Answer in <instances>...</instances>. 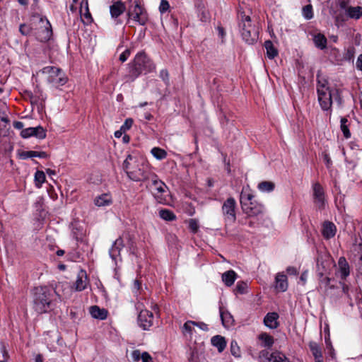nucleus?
Listing matches in <instances>:
<instances>
[{
    "label": "nucleus",
    "instance_id": "1",
    "mask_svg": "<svg viewBox=\"0 0 362 362\" xmlns=\"http://www.w3.org/2000/svg\"><path fill=\"white\" fill-rule=\"evenodd\" d=\"M129 178L134 182L145 181L151 177L148 165L141 158L128 155L123 163Z\"/></svg>",
    "mask_w": 362,
    "mask_h": 362
},
{
    "label": "nucleus",
    "instance_id": "2",
    "mask_svg": "<svg viewBox=\"0 0 362 362\" xmlns=\"http://www.w3.org/2000/svg\"><path fill=\"white\" fill-rule=\"evenodd\" d=\"M317 100L322 110L323 111L330 110L333 100L340 105L341 99L338 90L331 88L327 80L321 77L319 74L317 75Z\"/></svg>",
    "mask_w": 362,
    "mask_h": 362
},
{
    "label": "nucleus",
    "instance_id": "3",
    "mask_svg": "<svg viewBox=\"0 0 362 362\" xmlns=\"http://www.w3.org/2000/svg\"><path fill=\"white\" fill-rule=\"evenodd\" d=\"M156 68L152 60L144 53H138L132 64H129V74L127 81H132L136 78L141 73H148L153 71Z\"/></svg>",
    "mask_w": 362,
    "mask_h": 362
},
{
    "label": "nucleus",
    "instance_id": "4",
    "mask_svg": "<svg viewBox=\"0 0 362 362\" xmlns=\"http://www.w3.org/2000/svg\"><path fill=\"white\" fill-rule=\"evenodd\" d=\"M52 291L47 286H37L33 291L34 310L40 314L51 310Z\"/></svg>",
    "mask_w": 362,
    "mask_h": 362
},
{
    "label": "nucleus",
    "instance_id": "5",
    "mask_svg": "<svg viewBox=\"0 0 362 362\" xmlns=\"http://www.w3.org/2000/svg\"><path fill=\"white\" fill-rule=\"evenodd\" d=\"M243 212L248 216H257L262 214L264 206L254 199V195L247 189H243L240 197Z\"/></svg>",
    "mask_w": 362,
    "mask_h": 362
},
{
    "label": "nucleus",
    "instance_id": "6",
    "mask_svg": "<svg viewBox=\"0 0 362 362\" xmlns=\"http://www.w3.org/2000/svg\"><path fill=\"white\" fill-rule=\"evenodd\" d=\"M240 27L241 28L242 37L246 42L252 44L257 41L258 39V29L255 25H252L249 16H241Z\"/></svg>",
    "mask_w": 362,
    "mask_h": 362
},
{
    "label": "nucleus",
    "instance_id": "7",
    "mask_svg": "<svg viewBox=\"0 0 362 362\" xmlns=\"http://www.w3.org/2000/svg\"><path fill=\"white\" fill-rule=\"evenodd\" d=\"M42 74L47 76V82L53 87L59 88L67 82L64 72L56 66H46L42 69Z\"/></svg>",
    "mask_w": 362,
    "mask_h": 362
},
{
    "label": "nucleus",
    "instance_id": "8",
    "mask_svg": "<svg viewBox=\"0 0 362 362\" xmlns=\"http://www.w3.org/2000/svg\"><path fill=\"white\" fill-rule=\"evenodd\" d=\"M150 178H151L152 182V192L157 202L160 204H166L165 194L167 193L168 187L163 181L158 179L155 174H153Z\"/></svg>",
    "mask_w": 362,
    "mask_h": 362
},
{
    "label": "nucleus",
    "instance_id": "9",
    "mask_svg": "<svg viewBox=\"0 0 362 362\" xmlns=\"http://www.w3.org/2000/svg\"><path fill=\"white\" fill-rule=\"evenodd\" d=\"M136 308L140 310L138 315V324L144 330H148L153 325V315L148 310L143 309V305L141 303L136 304Z\"/></svg>",
    "mask_w": 362,
    "mask_h": 362
},
{
    "label": "nucleus",
    "instance_id": "10",
    "mask_svg": "<svg viewBox=\"0 0 362 362\" xmlns=\"http://www.w3.org/2000/svg\"><path fill=\"white\" fill-rule=\"evenodd\" d=\"M236 202L232 198H228L222 206V211L226 222L233 223L236 220Z\"/></svg>",
    "mask_w": 362,
    "mask_h": 362
},
{
    "label": "nucleus",
    "instance_id": "11",
    "mask_svg": "<svg viewBox=\"0 0 362 362\" xmlns=\"http://www.w3.org/2000/svg\"><path fill=\"white\" fill-rule=\"evenodd\" d=\"M40 22L42 26L37 30V38L40 42H47L52 36V30L49 21L47 19L40 18Z\"/></svg>",
    "mask_w": 362,
    "mask_h": 362
},
{
    "label": "nucleus",
    "instance_id": "12",
    "mask_svg": "<svg viewBox=\"0 0 362 362\" xmlns=\"http://www.w3.org/2000/svg\"><path fill=\"white\" fill-rule=\"evenodd\" d=\"M128 15L129 16H132L134 20L142 25L146 24L148 21V16L146 10L137 1H135V5L133 9L129 11Z\"/></svg>",
    "mask_w": 362,
    "mask_h": 362
},
{
    "label": "nucleus",
    "instance_id": "13",
    "mask_svg": "<svg viewBox=\"0 0 362 362\" xmlns=\"http://www.w3.org/2000/svg\"><path fill=\"white\" fill-rule=\"evenodd\" d=\"M313 199L315 206L319 209H323L326 204L325 191L323 187L318 182L315 183L313 186Z\"/></svg>",
    "mask_w": 362,
    "mask_h": 362
},
{
    "label": "nucleus",
    "instance_id": "14",
    "mask_svg": "<svg viewBox=\"0 0 362 362\" xmlns=\"http://www.w3.org/2000/svg\"><path fill=\"white\" fill-rule=\"evenodd\" d=\"M21 136L24 139H28L30 136H35L39 139H43L46 137V131L41 126L28 127L22 129Z\"/></svg>",
    "mask_w": 362,
    "mask_h": 362
},
{
    "label": "nucleus",
    "instance_id": "15",
    "mask_svg": "<svg viewBox=\"0 0 362 362\" xmlns=\"http://www.w3.org/2000/svg\"><path fill=\"white\" fill-rule=\"evenodd\" d=\"M332 264V259L327 254H318L317 258V268L320 276H322L324 272L327 271Z\"/></svg>",
    "mask_w": 362,
    "mask_h": 362
},
{
    "label": "nucleus",
    "instance_id": "16",
    "mask_svg": "<svg viewBox=\"0 0 362 362\" xmlns=\"http://www.w3.org/2000/svg\"><path fill=\"white\" fill-rule=\"evenodd\" d=\"M338 273L341 279H346L350 274V267L344 257H339L338 260Z\"/></svg>",
    "mask_w": 362,
    "mask_h": 362
},
{
    "label": "nucleus",
    "instance_id": "17",
    "mask_svg": "<svg viewBox=\"0 0 362 362\" xmlns=\"http://www.w3.org/2000/svg\"><path fill=\"white\" fill-rule=\"evenodd\" d=\"M131 358L133 362H139L140 360L142 362H153V358L148 352L144 351L141 353L138 349L134 350L131 353Z\"/></svg>",
    "mask_w": 362,
    "mask_h": 362
},
{
    "label": "nucleus",
    "instance_id": "18",
    "mask_svg": "<svg viewBox=\"0 0 362 362\" xmlns=\"http://www.w3.org/2000/svg\"><path fill=\"white\" fill-rule=\"evenodd\" d=\"M337 232L335 225L330 221H325L322 224V233L325 238L329 239L333 238Z\"/></svg>",
    "mask_w": 362,
    "mask_h": 362
},
{
    "label": "nucleus",
    "instance_id": "19",
    "mask_svg": "<svg viewBox=\"0 0 362 362\" xmlns=\"http://www.w3.org/2000/svg\"><path fill=\"white\" fill-rule=\"evenodd\" d=\"M124 247V243L122 238H118L112 245V247L110 248L109 251V254L110 257L116 261L117 258L120 255V251Z\"/></svg>",
    "mask_w": 362,
    "mask_h": 362
},
{
    "label": "nucleus",
    "instance_id": "20",
    "mask_svg": "<svg viewBox=\"0 0 362 362\" xmlns=\"http://www.w3.org/2000/svg\"><path fill=\"white\" fill-rule=\"evenodd\" d=\"M93 202L98 207L107 206L112 204V198L110 194L104 193L95 197Z\"/></svg>",
    "mask_w": 362,
    "mask_h": 362
},
{
    "label": "nucleus",
    "instance_id": "21",
    "mask_svg": "<svg viewBox=\"0 0 362 362\" xmlns=\"http://www.w3.org/2000/svg\"><path fill=\"white\" fill-rule=\"evenodd\" d=\"M279 315L275 313H269L264 318V324L270 329H276L279 327Z\"/></svg>",
    "mask_w": 362,
    "mask_h": 362
},
{
    "label": "nucleus",
    "instance_id": "22",
    "mask_svg": "<svg viewBox=\"0 0 362 362\" xmlns=\"http://www.w3.org/2000/svg\"><path fill=\"white\" fill-rule=\"evenodd\" d=\"M88 277L86 275V273L85 271L81 270L78 276L76 281L75 282V290L77 291H81L84 290L87 285H88Z\"/></svg>",
    "mask_w": 362,
    "mask_h": 362
},
{
    "label": "nucleus",
    "instance_id": "23",
    "mask_svg": "<svg viewBox=\"0 0 362 362\" xmlns=\"http://www.w3.org/2000/svg\"><path fill=\"white\" fill-rule=\"evenodd\" d=\"M126 6L121 1H117L110 7L111 16L114 18H116L121 14H122L124 12Z\"/></svg>",
    "mask_w": 362,
    "mask_h": 362
},
{
    "label": "nucleus",
    "instance_id": "24",
    "mask_svg": "<svg viewBox=\"0 0 362 362\" xmlns=\"http://www.w3.org/2000/svg\"><path fill=\"white\" fill-rule=\"evenodd\" d=\"M90 315L95 319L105 320L107 316V311L104 308H100L98 305L90 306L89 308Z\"/></svg>",
    "mask_w": 362,
    "mask_h": 362
},
{
    "label": "nucleus",
    "instance_id": "25",
    "mask_svg": "<svg viewBox=\"0 0 362 362\" xmlns=\"http://www.w3.org/2000/svg\"><path fill=\"white\" fill-rule=\"evenodd\" d=\"M276 288L279 291H285L288 288L287 277L285 274L279 273L276 276Z\"/></svg>",
    "mask_w": 362,
    "mask_h": 362
},
{
    "label": "nucleus",
    "instance_id": "26",
    "mask_svg": "<svg viewBox=\"0 0 362 362\" xmlns=\"http://www.w3.org/2000/svg\"><path fill=\"white\" fill-rule=\"evenodd\" d=\"M211 344L216 347L218 352H222L226 346V341L223 337L220 335L214 336L211 338Z\"/></svg>",
    "mask_w": 362,
    "mask_h": 362
},
{
    "label": "nucleus",
    "instance_id": "27",
    "mask_svg": "<svg viewBox=\"0 0 362 362\" xmlns=\"http://www.w3.org/2000/svg\"><path fill=\"white\" fill-rule=\"evenodd\" d=\"M258 339L262 341V346L271 348L274 344V339L272 336L266 332H262L258 336Z\"/></svg>",
    "mask_w": 362,
    "mask_h": 362
},
{
    "label": "nucleus",
    "instance_id": "28",
    "mask_svg": "<svg viewBox=\"0 0 362 362\" xmlns=\"http://www.w3.org/2000/svg\"><path fill=\"white\" fill-rule=\"evenodd\" d=\"M237 274L233 270H229L222 274V281L226 286H231L236 279Z\"/></svg>",
    "mask_w": 362,
    "mask_h": 362
},
{
    "label": "nucleus",
    "instance_id": "29",
    "mask_svg": "<svg viewBox=\"0 0 362 362\" xmlns=\"http://www.w3.org/2000/svg\"><path fill=\"white\" fill-rule=\"evenodd\" d=\"M313 42L316 47L324 49L327 47V38L322 33H317L314 35L313 36Z\"/></svg>",
    "mask_w": 362,
    "mask_h": 362
},
{
    "label": "nucleus",
    "instance_id": "30",
    "mask_svg": "<svg viewBox=\"0 0 362 362\" xmlns=\"http://www.w3.org/2000/svg\"><path fill=\"white\" fill-rule=\"evenodd\" d=\"M48 155L45 151H23L21 154V157L23 159H27L29 158L33 157H38L40 158H47Z\"/></svg>",
    "mask_w": 362,
    "mask_h": 362
},
{
    "label": "nucleus",
    "instance_id": "31",
    "mask_svg": "<svg viewBox=\"0 0 362 362\" xmlns=\"http://www.w3.org/2000/svg\"><path fill=\"white\" fill-rule=\"evenodd\" d=\"M270 362H290L289 359L281 351H275L270 354Z\"/></svg>",
    "mask_w": 362,
    "mask_h": 362
},
{
    "label": "nucleus",
    "instance_id": "32",
    "mask_svg": "<svg viewBox=\"0 0 362 362\" xmlns=\"http://www.w3.org/2000/svg\"><path fill=\"white\" fill-rule=\"evenodd\" d=\"M310 349L315 357V361L322 359V354L320 346L314 341H311L309 344Z\"/></svg>",
    "mask_w": 362,
    "mask_h": 362
},
{
    "label": "nucleus",
    "instance_id": "33",
    "mask_svg": "<svg viewBox=\"0 0 362 362\" xmlns=\"http://www.w3.org/2000/svg\"><path fill=\"white\" fill-rule=\"evenodd\" d=\"M264 47L267 50V56L269 59H274L278 54L277 49L274 47L273 43L270 40H267L264 42Z\"/></svg>",
    "mask_w": 362,
    "mask_h": 362
},
{
    "label": "nucleus",
    "instance_id": "34",
    "mask_svg": "<svg viewBox=\"0 0 362 362\" xmlns=\"http://www.w3.org/2000/svg\"><path fill=\"white\" fill-rule=\"evenodd\" d=\"M346 12L351 18L358 19L362 16V8L360 6H350L347 8Z\"/></svg>",
    "mask_w": 362,
    "mask_h": 362
},
{
    "label": "nucleus",
    "instance_id": "35",
    "mask_svg": "<svg viewBox=\"0 0 362 362\" xmlns=\"http://www.w3.org/2000/svg\"><path fill=\"white\" fill-rule=\"evenodd\" d=\"M257 187L261 192H270L274 190L275 185L270 181H263L258 184Z\"/></svg>",
    "mask_w": 362,
    "mask_h": 362
},
{
    "label": "nucleus",
    "instance_id": "36",
    "mask_svg": "<svg viewBox=\"0 0 362 362\" xmlns=\"http://www.w3.org/2000/svg\"><path fill=\"white\" fill-rule=\"evenodd\" d=\"M194 324L195 321L188 320L187 321L182 328V332L183 334H188L191 337L193 334V331L194 330Z\"/></svg>",
    "mask_w": 362,
    "mask_h": 362
},
{
    "label": "nucleus",
    "instance_id": "37",
    "mask_svg": "<svg viewBox=\"0 0 362 362\" xmlns=\"http://www.w3.org/2000/svg\"><path fill=\"white\" fill-rule=\"evenodd\" d=\"M341 124L340 128L341 130L346 139H349L351 137V132L349 129V120L346 117H341Z\"/></svg>",
    "mask_w": 362,
    "mask_h": 362
},
{
    "label": "nucleus",
    "instance_id": "38",
    "mask_svg": "<svg viewBox=\"0 0 362 362\" xmlns=\"http://www.w3.org/2000/svg\"><path fill=\"white\" fill-rule=\"evenodd\" d=\"M159 216L162 219L168 221H171L176 219L175 214L169 209L160 210Z\"/></svg>",
    "mask_w": 362,
    "mask_h": 362
},
{
    "label": "nucleus",
    "instance_id": "39",
    "mask_svg": "<svg viewBox=\"0 0 362 362\" xmlns=\"http://www.w3.org/2000/svg\"><path fill=\"white\" fill-rule=\"evenodd\" d=\"M152 155L158 160H163L167 157V152L159 147H154L151 151Z\"/></svg>",
    "mask_w": 362,
    "mask_h": 362
},
{
    "label": "nucleus",
    "instance_id": "40",
    "mask_svg": "<svg viewBox=\"0 0 362 362\" xmlns=\"http://www.w3.org/2000/svg\"><path fill=\"white\" fill-rule=\"evenodd\" d=\"M35 181L37 187H41L42 183L45 181V175L43 171L37 170L35 174Z\"/></svg>",
    "mask_w": 362,
    "mask_h": 362
},
{
    "label": "nucleus",
    "instance_id": "41",
    "mask_svg": "<svg viewBox=\"0 0 362 362\" xmlns=\"http://www.w3.org/2000/svg\"><path fill=\"white\" fill-rule=\"evenodd\" d=\"M45 99L46 96L40 90H38L35 95H32L30 97V100L33 103H40L41 105L45 102Z\"/></svg>",
    "mask_w": 362,
    "mask_h": 362
},
{
    "label": "nucleus",
    "instance_id": "42",
    "mask_svg": "<svg viewBox=\"0 0 362 362\" xmlns=\"http://www.w3.org/2000/svg\"><path fill=\"white\" fill-rule=\"evenodd\" d=\"M230 352L233 356L240 357V349L235 341H232L230 343Z\"/></svg>",
    "mask_w": 362,
    "mask_h": 362
},
{
    "label": "nucleus",
    "instance_id": "43",
    "mask_svg": "<svg viewBox=\"0 0 362 362\" xmlns=\"http://www.w3.org/2000/svg\"><path fill=\"white\" fill-rule=\"evenodd\" d=\"M303 15L308 20L313 17V7L310 4L306 5L303 8Z\"/></svg>",
    "mask_w": 362,
    "mask_h": 362
},
{
    "label": "nucleus",
    "instance_id": "44",
    "mask_svg": "<svg viewBox=\"0 0 362 362\" xmlns=\"http://www.w3.org/2000/svg\"><path fill=\"white\" fill-rule=\"evenodd\" d=\"M189 228L193 233H196L199 230V223L196 219H189Z\"/></svg>",
    "mask_w": 362,
    "mask_h": 362
},
{
    "label": "nucleus",
    "instance_id": "45",
    "mask_svg": "<svg viewBox=\"0 0 362 362\" xmlns=\"http://www.w3.org/2000/svg\"><path fill=\"white\" fill-rule=\"evenodd\" d=\"M247 288V283L243 282V281L238 282L236 287H235L237 292H238L239 293H241V294L245 293L246 292Z\"/></svg>",
    "mask_w": 362,
    "mask_h": 362
},
{
    "label": "nucleus",
    "instance_id": "46",
    "mask_svg": "<svg viewBox=\"0 0 362 362\" xmlns=\"http://www.w3.org/2000/svg\"><path fill=\"white\" fill-rule=\"evenodd\" d=\"M269 356H270V354L269 353L268 351L262 350L259 353L258 359H259V362H265L264 360L269 361Z\"/></svg>",
    "mask_w": 362,
    "mask_h": 362
},
{
    "label": "nucleus",
    "instance_id": "47",
    "mask_svg": "<svg viewBox=\"0 0 362 362\" xmlns=\"http://www.w3.org/2000/svg\"><path fill=\"white\" fill-rule=\"evenodd\" d=\"M170 8L169 2L167 0H161L159 6V11L160 13H164Z\"/></svg>",
    "mask_w": 362,
    "mask_h": 362
},
{
    "label": "nucleus",
    "instance_id": "48",
    "mask_svg": "<svg viewBox=\"0 0 362 362\" xmlns=\"http://www.w3.org/2000/svg\"><path fill=\"white\" fill-rule=\"evenodd\" d=\"M321 279L320 280V288L327 289L330 283V279L327 276H320Z\"/></svg>",
    "mask_w": 362,
    "mask_h": 362
},
{
    "label": "nucleus",
    "instance_id": "49",
    "mask_svg": "<svg viewBox=\"0 0 362 362\" xmlns=\"http://www.w3.org/2000/svg\"><path fill=\"white\" fill-rule=\"evenodd\" d=\"M133 119L131 118H127L124 123L121 126V130H123L124 132L129 130L132 124H133Z\"/></svg>",
    "mask_w": 362,
    "mask_h": 362
},
{
    "label": "nucleus",
    "instance_id": "50",
    "mask_svg": "<svg viewBox=\"0 0 362 362\" xmlns=\"http://www.w3.org/2000/svg\"><path fill=\"white\" fill-rule=\"evenodd\" d=\"M159 76L166 84L169 83V74L166 69L161 70Z\"/></svg>",
    "mask_w": 362,
    "mask_h": 362
},
{
    "label": "nucleus",
    "instance_id": "51",
    "mask_svg": "<svg viewBox=\"0 0 362 362\" xmlns=\"http://www.w3.org/2000/svg\"><path fill=\"white\" fill-rule=\"evenodd\" d=\"M30 30H31L30 28L25 24H21L20 25L19 31L23 35H27L30 34Z\"/></svg>",
    "mask_w": 362,
    "mask_h": 362
},
{
    "label": "nucleus",
    "instance_id": "52",
    "mask_svg": "<svg viewBox=\"0 0 362 362\" xmlns=\"http://www.w3.org/2000/svg\"><path fill=\"white\" fill-rule=\"evenodd\" d=\"M130 50L129 49H125L119 56V60L122 62H125L130 56Z\"/></svg>",
    "mask_w": 362,
    "mask_h": 362
},
{
    "label": "nucleus",
    "instance_id": "53",
    "mask_svg": "<svg viewBox=\"0 0 362 362\" xmlns=\"http://www.w3.org/2000/svg\"><path fill=\"white\" fill-rule=\"evenodd\" d=\"M194 326L199 327L203 331H208V325L203 322H195Z\"/></svg>",
    "mask_w": 362,
    "mask_h": 362
},
{
    "label": "nucleus",
    "instance_id": "54",
    "mask_svg": "<svg viewBox=\"0 0 362 362\" xmlns=\"http://www.w3.org/2000/svg\"><path fill=\"white\" fill-rule=\"evenodd\" d=\"M341 286H342V291L343 293L349 298H350V294H349V287L348 285L345 284L344 283H342L341 284Z\"/></svg>",
    "mask_w": 362,
    "mask_h": 362
},
{
    "label": "nucleus",
    "instance_id": "55",
    "mask_svg": "<svg viewBox=\"0 0 362 362\" xmlns=\"http://www.w3.org/2000/svg\"><path fill=\"white\" fill-rule=\"evenodd\" d=\"M286 272L290 275H296L298 274V270L294 267H288L286 269Z\"/></svg>",
    "mask_w": 362,
    "mask_h": 362
},
{
    "label": "nucleus",
    "instance_id": "56",
    "mask_svg": "<svg viewBox=\"0 0 362 362\" xmlns=\"http://www.w3.org/2000/svg\"><path fill=\"white\" fill-rule=\"evenodd\" d=\"M356 65V68L362 71V54L358 57Z\"/></svg>",
    "mask_w": 362,
    "mask_h": 362
},
{
    "label": "nucleus",
    "instance_id": "57",
    "mask_svg": "<svg viewBox=\"0 0 362 362\" xmlns=\"http://www.w3.org/2000/svg\"><path fill=\"white\" fill-rule=\"evenodd\" d=\"M13 127L17 129H23L24 124L22 122L16 121L13 122Z\"/></svg>",
    "mask_w": 362,
    "mask_h": 362
},
{
    "label": "nucleus",
    "instance_id": "58",
    "mask_svg": "<svg viewBox=\"0 0 362 362\" xmlns=\"http://www.w3.org/2000/svg\"><path fill=\"white\" fill-rule=\"evenodd\" d=\"M84 17L86 19V23L91 22L92 18H91V15H90L88 8H86V11L84 13Z\"/></svg>",
    "mask_w": 362,
    "mask_h": 362
},
{
    "label": "nucleus",
    "instance_id": "59",
    "mask_svg": "<svg viewBox=\"0 0 362 362\" xmlns=\"http://www.w3.org/2000/svg\"><path fill=\"white\" fill-rule=\"evenodd\" d=\"M358 270L362 275V255L359 257V259L357 263Z\"/></svg>",
    "mask_w": 362,
    "mask_h": 362
},
{
    "label": "nucleus",
    "instance_id": "60",
    "mask_svg": "<svg viewBox=\"0 0 362 362\" xmlns=\"http://www.w3.org/2000/svg\"><path fill=\"white\" fill-rule=\"evenodd\" d=\"M141 288V283L138 280H135L134 283V288L139 291Z\"/></svg>",
    "mask_w": 362,
    "mask_h": 362
},
{
    "label": "nucleus",
    "instance_id": "61",
    "mask_svg": "<svg viewBox=\"0 0 362 362\" xmlns=\"http://www.w3.org/2000/svg\"><path fill=\"white\" fill-rule=\"evenodd\" d=\"M35 362H43L42 356L41 354H37L35 356Z\"/></svg>",
    "mask_w": 362,
    "mask_h": 362
},
{
    "label": "nucleus",
    "instance_id": "62",
    "mask_svg": "<svg viewBox=\"0 0 362 362\" xmlns=\"http://www.w3.org/2000/svg\"><path fill=\"white\" fill-rule=\"evenodd\" d=\"M144 117L146 120H151L153 118V115L149 112L144 113Z\"/></svg>",
    "mask_w": 362,
    "mask_h": 362
},
{
    "label": "nucleus",
    "instance_id": "63",
    "mask_svg": "<svg viewBox=\"0 0 362 362\" xmlns=\"http://www.w3.org/2000/svg\"><path fill=\"white\" fill-rule=\"evenodd\" d=\"M122 132H123V130H121V129H120L119 130H118V131H116V132H115V136L116 138H119V137H121V136H122Z\"/></svg>",
    "mask_w": 362,
    "mask_h": 362
},
{
    "label": "nucleus",
    "instance_id": "64",
    "mask_svg": "<svg viewBox=\"0 0 362 362\" xmlns=\"http://www.w3.org/2000/svg\"><path fill=\"white\" fill-rule=\"evenodd\" d=\"M307 279V273L303 272L300 276V280L305 284Z\"/></svg>",
    "mask_w": 362,
    "mask_h": 362
}]
</instances>
